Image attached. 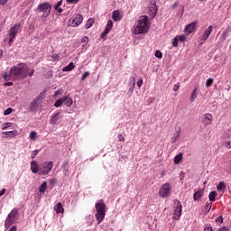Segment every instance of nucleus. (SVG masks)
Masks as SVG:
<instances>
[{"label": "nucleus", "mask_w": 231, "mask_h": 231, "mask_svg": "<svg viewBox=\"0 0 231 231\" xmlns=\"http://www.w3.org/2000/svg\"><path fill=\"white\" fill-rule=\"evenodd\" d=\"M8 127H12V123H5L2 125V131H5V130L8 129Z\"/></svg>", "instance_id": "nucleus-43"}, {"label": "nucleus", "mask_w": 231, "mask_h": 231, "mask_svg": "<svg viewBox=\"0 0 231 231\" xmlns=\"http://www.w3.org/2000/svg\"><path fill=\"white\" fill-rule=\"evenodd\" d=\"M37 11L41 12L42 14V19H46L50 17V14H51V5L48 2H44L40 4L37 7Z\"/></svg>", "instance_id": "nucleus-3"}, {"label": "nucleus", "mask_w": 231, "mask_h": 231, "mask_svg": "<svg viewBox=\"0 0 231 231\" xmlns=\"http://www.w3.org/2000/svg\"><path fill=\"white\" fill-rule=\"evenodd\" d=\"M5 192H6V189H2L0 190V198H1V196H3Z\"/></svg>", "instance_id": "nucleus-60"}, {"label": "nucleus", "mask_w": 231, "mask_h": 231, "mask_svg": "<svg viewBox=\"0 0 231 231\" xmlns=\"http://www.w3.org/2000/svg\"><path fill=\"white\" fill-rule=\"evenodd\" d=\"M177 40L179 42H185L187 41V36L185 35H177Z\"/></svg>", "instance_id": "nucleus-38"}, {"label": "nucleus", "mask_w": 231, "mask_h": 231, "mask_svg": "<svg viewBox=\"0 0 231 231\" xmlns=\"http://www.w3.org/2000/svg\"><path fill=\"white\" fill-rule=\"evenodd\" d=\"M4 86H6V87H8V86H14V82H6V83H5Z\"/></svg>", "instance_id": "nucleus-63"}, {"label": "nucleus", "mask_w": 231, "mask_h": 231, "mask_svg": "<svg viewBox=\"0 0 231 231\" xmlns=\"http://www.w3.org/2000/svg\"><path fill=\"white\" fill-rule=\"evenodd\" d=\"M178 42H179L178 37L175 36V37L172 39V46H173V48H178Z\"/></svg>", "instance_id": "nucleus-41"}, {"label": "nucleus", "mask_w": 231, "mask_h": 231, "mask_svg": "<svg viewBox=\"0 0 231 231\" xmlns=\"http://www.w3.org/2000/svg\"><path fill=\"white\" fill-rule=\"evenodd\" d=\"M176 136H174L172 139H171V142L172 143H176V142H178V138H180V131L179 132H176Z\"/></svg>", "instance_id": "nucleus-44"}, {"label": "nucleus", "mask_w": 231, "mask_h": 231, "mask_svg": "<svg viewBox=\"0 0 231 231\" xmlns=\"http://www.w3.org/2000/svg\"><path fill=\"white\" fill-rule=\"evenodd\" d=\"M198 98V88H195L191 93L190 100L191 102H194Z\"/></svg>", "instance_id": "nucleus-30"}, {"label": "nucleus", "mask_w": 231, "mask_h": 231, "mask_svg": "<svg viewBox=\"0 0 231 231\" xmlns=\"http://www.w3.org/2000/svg\"><path fill=\"white\" fill-rule=\"evenodd\" d=\"M214 27L212 25H209L202 33V36L200 37L201 44L207 42V39L210 37V34L212 33V30Z\"/></svg>", "instance_id": "nucleus-11"}, {"label": "nucleus", "mask_w": 231, "mask_h": 231, "mask_svg": "<svg viewBox=\"0 0 231 231\" xmlns=\"http://www.w3.org/2000/svg\"><path fill=\"white\" fill-rule=\"evenodd\" d=\"M180 89V86L179 85H174L173 86V91H178Z\"/></svg>", "instance_id": "nucleus-61"}, {"label": "nucleus", "mask_w": 231, "mask_h": 231, "mask_svg": "<svg viewBox=\"0 0 231 231\" xmlns=\"http://www.w3.org/2000/svg\"><path fill=\"white\" fill-rule=\"evenodd\" d=\"M212 84H214V79H208L206 81V88H210V86H212Z\"/></svg>", "instance_id": "nucleus-40"}, {"label": "nucleus", "mask_w": 231, "mask_h": 231, "mask_svg": "<svg viewBox=\"0 0 231 231\" xmlns=\"http://www.w3.org/2000/svg\"><path fill=\"white\" fill-rule=\"evenodd\" d=\"M13 112H14V108L9 107L5 111H4V115H5V116H6L8 115H12Z\"/></svg>", "instance_id": "nucleus-42"}, {"label": "nucleus", "mask_w": 231, "mask_h": 231, "mask_svg": "<svg viewBox=\"0 0 231 231\" xmlns=\"http://www.w3.org/2000/svg\"><path fill=\"white\" fill-rule=\"evenodd\" d=\"M225 189H226V184H225L224 181H220L217 186V189L218 190V192H220L221 190H225Z\"/></svg>", "instance_id": "nucleus-32"}, {"label": "nucleus", "mask_w": 231, "mask_h": 231, "mask_svg": "<svg viewBox=\"0 0 231 231\" xmlns=\"http://www.w3.org/2000/svg\"><path fill=\"white\" fill-rule=\"evenodd\" d=\"M182 159H183V153L180 152L174 157V163L178 165V163H180V162H181Z\"/></svg>", "instance_id": "nucleus-33"}, {"label": "nucleus", "mask_w": 231, "mask_h": 231, "mask_svg": "<svg viewBox=\"0 0 231 231\" xmlns=\"http://www.w3.org/2000/svg\"><path fill=\"white\" fill-rule=\"evenodd\" d=\"M170 194H171V184L169 182H166L161 187L159 190V196L160 198H168Z\"/></svg>", "instance_id": "nucleus-9"}, {"label": "nucleus", "mask_w": 231, "mask_h": 231, "mask_svg": "<svg viewBox=\"0 0 231 231\" xmlns=\"http://www.w3.org/2000/svg\"><path fill=\"white\" fill-rule=\"evenodd\" d=\"M9 231H17V226H13L9 229Z\"/></svg>", "instance_id": "nucleus-62"}, {"label": "nucleus", "mask_w": 231, "mask_h": 231, "mask_svg": "<svg viewBox=\"0 0 231 231\" xmlns=\"http://www.w3.org/2000/svg\"><path fill=\"white\" fill-rule=\"evenodd\" d=\"M106 217V213H96V219H97V225H100L104 218Z\"/></svg>", "instance_id": "nucleus-21"}, {"label": "nucleus", "mask_w": 231, "mask_h": 231, "mask_svg": "<svg viewBox=\"0 0 231 231\" xmlns=\"http://www.w3.org/2000/svg\"><path fill=\"white\" fill-rule=\"evenodd\" d=\"M142 84H143V79H141L137 81L138 88H142Z\"/></svg>", "instance_id": "nucleus-54"}, {"label": "nucleus", "mask_w": 231, "mask_h": 231, "mask_svg": "<svg viewBox=\"0 0 231 231\" xmlns=\"http://www.w3.org/2000/svg\"><path fill=\"white\" fill-rule=\"evenodd\" d=\"M149 16L142 15L139 17L137 23L134 26V35H142V33H147L149 32Z\"/></svg>", "instance_id": "nucleus-2"}, {"label": "nucleus", "mask_w": 231, "mask_h": 231, "mask_svg": "<svg viewBox=\"0 0 231 231\" xmlns=\"http://www.w3.org/2000/svg\"><path fill=\"white\" fill-rule=\"evenodd\" d=\"M88 77H89V71H86L82 77H81V80H86V79H88Z\"/></svg>", "instance_id": "nucleus-49"}, {"label": "nucleus", "mask_w": 231, "mask_h": 231, "mask_svg": "<svg viewBox=\"0 0 231 231\" xmlns=\"http://www.w3.org/2000/svg\"><path fill=\"white\" fill-rule=\"evenodd\" d=\"M216 223H219V225H223V216L217 217Z\"/></svg>", "instance_id": "nucleus-48"}, {"label": "nucleus", "mask_w": 231, "mask_h": 231, "mask_svg": "<svg viewBox=\"0 0 231 231\" xmlns=\"http://www.w3.org/2000/svg\"><path fill=\"white\" fill-rule=\"evenodd\" d=\"M17 214H19V209L14 208V209L8 214V217L15 220V217H16Z\"/></svg>", "instance_id": "nucleus-28"}, {"label": "nucleus", "mask_w": 231, "mask_h": 231, "mask_svg": "<svg viewBox=\"0 0 231 231\" xmlns=\"http://www.w3.org/2000/svg\"><path fill=\"white\" fill-rule=\"evenodd\" d=\"M39 107V101L34 99L30 105V111L33 112Z\"/></svg>", "instance_id": "nucleus-22"}, {"label": "nucleus", "mask_w": 231, "mask_h": 231, "mask_svg": "<svg viewBox=\"0 0 231 231\" xmlns=\"http://www.w3.org/2000/svg\"><path fill=\"white\" fill-rule=\"evenodd\" d=\"M117 138H118L119 142H124V140H125V139L124 138V135H122V134H118V135H117Z\"/></svg>", "instance_id": "nucleus-55"}, {"label": "nucleus", "mask_w": 231, "mask_h": 231, "mask_svg": "<svg viewBox=\"0 0 231 231\" xmlns=\"http://www.w3.org/2000/svg\"><path fill=\"white\" fill-rule=\"evenodd\" d=\"M155 57H156L157 59H162L163 54L162 53V51H155Z\"/></svg>", "instance_id": "nucleus-45"}, {"label": "nucleus", "mask_w": 231, "mask_h": 231, "mask_svg": "<svg viewBox=\"0 0 231 231\" xmlns=\"http://www.w3.org/2000/svg\"><path fill=\"white\" fill-rule=\"evenodd\" d=\"M46 189H48V182L43 181L39 188V192H41V194H44V192H46Z\"/></svg>", "instance_id": "nucleus-23"}, {"label": "nucleus", "mask_w": 231, "mask_h": 231, "mask_svg": "<svg viewBox=\"0 0 231 231\" xmlns=\"http://www.w3.org/2000/svg\"><path fill=\"white\" fill-rule=\"evenodd\" d=\"M72 69H75V64H73V62H70L69 65L62 69V71H71Z\"/></svg>", "instance_id": "nucleus-26"}, {"label": "nucleus", "mask_w": 231, "mask_h": 231, "mask_svg": "<svg viewBox=\"0 0 231 231\" xmlns=\"http://www.w3.org/2000/svg\"><path fill=\"white\" fill-rule=\"evenodd\" d=\"M112 28H113V21L108 20L105 30H107L108 32H111Z\"/></svg>", "instance_id": "nucleus-37"}, {"label": "nucleus", "mask_w": 231, "mask_h": 231, "mask_svg": "<svg viewBox=\"0 0 231 231\" xmlns=\"http://www.w3.org/2000/svg\"><path fill=\"white\" fill-rule=\"evenodd\" d=\"M62 0L59 1L55 5H54V10L58 12V14H62Z\"/></svg>", "instance_id": "nucleus-24"}, {"label": "nucleus", "mask_w": 231, "mask_h": 231, "mask_svg": "<svg viewBox=\"0 0 231 231\" xmlns=\"http://www.w3.org/2000/svg\"><path fill=\"white\" fill-rule=\"evenodd\" d=\"M81 42H89V38L88 36H84L81 40Z\"/></svg>", "instance_id": "nucleus-53"}, {"label": "nucleus", "mask_w": 231, "mask_h": 231, "mask_svg": "<svg viewBox=\"0 0 231 231\" xmlns=\"http://www.w3.org/2000/svg\"><path fill=\"white\" fill-rule=\"evenodd\" d=\"M204 195L205 192L203 191V189L197 190L193 195L194 201H199V199H201Z\"/></svg>", "instance_id": "nucleus-16"}, {"label": "nucleus", "mask_w": 231, "mask_h": 231, "mask_svg": "<svg viewBox=\"0 0 231 231\" xmlns=\"http://www.w3.org/2000/svg\"><path fill=\"white\" fill-rule=\"evenodd\" d=\"M57 95H62V89H59L55 92L54 96L57 97Z\"/></svg>", "instance_id": "nucleus-58"}, {"label": "nucleus", "mask_w": 231, "mask_h": 231, "mask_svg": "<svg viewBox=\"0 0 231 231\" xmlns=\"http://www.w3.org/2000/svg\"><path fill=\"white\" fill-rule=\"evenodd\" d=\"M33 73H35V69L28 68L24 63H20L13 66L9 74L5 73L3 79L5 82H8V80H24L28 76L33 77Z\"/></svg>", "instance_id": "nucleus-1"}, {"label": "nucleus", "mask_w": 231, "mask_h": 231, "mask_svg": "<svg viewBox=\"0 0 231 231\" xmlns=\"http://www.w3.org/2000/svg\"><path fill=\"white\" fill-rule=\"evenodd\" d=\"M217 231H230V229L226 226L219 227Z\"/></svg>", "instance_id": "nucleus-50"}, {"label": "nucleus", "mask_w": 231, "mask_h": 231, "mask_svg": "<svg viewBox=\"0 0 231 231\" xmlns=\"http://www.w3.org/2000/svg\"><path fill=\"white\" fill-rule=\"evenodd\" d=\"M79 1H80V0H67V3H70V4L76 5V3H79Z\"/></svg>", "instance_id": "nucleus-57"}, {"label": "nucleus", "mask_w": 231, "mask_h": 231, "mask_svg": "<svg viewBox=\"0 0 231 231\" xmlns=\"http://www.w3.org/2000/svg\"><path fill=\"white\" fill-rule=\"evenodd\" d=\"M197 24H198V22L196 21L188 24L184 29L185 33H187V35H190V33H192V32L196 30Z\"/></svg>", "instance_id": "nucleus-12"}, {"label": "nucleus", "mask_w": 231, "mask_h": 231, "mask_svg": "<svg viewBox=\"0 0 231 231\" xmlns=\"http://www.w3.org/2000/svg\"><path fill=\"white\" fill-rule=\"evenodd\" d=\"M51 169H53V162L47 161L45 162L42 167H40V176H48L50 172H51Z\"/></svg>", "instance_id": "nucleus-4"}, {"label": "nucleus", "mask_w": 231, "mask_h": 231, "mask_svg": "<svg viewBox=\"0 0 231 231\" xmlns=\"http://www.w3.org/2000/svg\"><path fill=\"white\" fill-rule=\"evenodd\" d=\"M44 98H46V91L40 93L35 99L39 102L40 100H44Z\"/></svg>", "instance_id": "nucleus-35"}, {"label": "nucleus", "mask_w": 231, "mask_h": 231, "mask_svg": "<svg viewBox=\"0 0 231 231\" xmlns=\"http://www.w3.org/2000/svg\"><path fill=\"white\" fill-rule=\"evenodd\" d=\"M60 116V112L54 114L50 120V124H51V125H55V124L59 122Z\"/></svg>", "instance_id": "nucleus-18"}, {"label": "nucleus", "mask_w": 231, "mask_h": 231, "mask_svg": "<svg viewBox=\"0 0 231 231\" xmlns=\"http://www.w3.org/2000/svg\"><path fill=\"white\" fill-rule=\"evenodd\" d=\"M0 59H3V51L0 50Z\"/></svg>", "instance_id": "nucleus-64"}, {"label": "nucleus", "mask_w": 231, "mask_h": 231, "mask_svg": "<svg viewBox=\"0 0 231 231\" xmlns=\"http://www.w3.org/2000/svg\"><path fill=\"white\" fill-rule=\"evenodd\" d=\"M54 210L56 211V214H64V208H62V203L58 202L54 207Z\"/></svg>", "instance_id": "nucleus-20"}, {"label": "nucleus", "mask_w": 231, "mask_h": 231, "mask_svg": "<svg viewBox=\"0 0 231 231\" xmlns=\"http://www.w3.org/2000/svg\"><path fill=\"white\" fill-rule=\"evenodd\" d=\"M52 59H54V60H59V59H60V56L59 54H54L52 55Z\"/></svg>", "instance_id": "nucleus-56"}, {"label": "nucleus", "mask_w": 231, "mask_h": 231, "mask_svg": "<svg viewBox=\"0 0 231 231\" xmlns=\"http://www.w3.org/2000/svg\"><path fill=\"white\" fill-rule=\"evenodd\" d=\"M93 24H95V20L93 18H89L85 24L86 30H89Z\"/></svg>", "instance_id": "nucleus-25"}, {"label": "nucleus", "mask_w": 231, "mask_h": 231, "mask_svg": "<svg viewBox=\"0 0 231 231\" xmlns=\"http://www.w3.org/2000/svg\"><path fill=\"white\" fill-rule=\"evenodd\" d=\"M22 28L21 23H15L10 30H9V44H12L14 42V39H15V36L17 33H21Z\"/></svg>", "instance_id": "nucleus-6"}, {"label": "nucleus", "mask_w": 231, "mask_h": 231, "mask_svg": "<svg viewBox=\"0 0 231 231\" xmlns=\"http://www.w3.org/2000/svg\"><path fill=\"white\" fill-rule=\"evenodd\" d=\"M212 208V202H208L202 210L203 214H208L210 212V209Z\"/></svg>", "instance_id": "nucleus-29"}, {"label": "nucleus", "mask_w": 231, "mask_h": 231, "mask_svg": "<svg viewBox=\"0 0 231 231\" xmlns=\"http://www.w3.org/2000/svg\"><path fill=\"white\" fill-rule=\"evenodd\" d=\"M38 154H39V150H34L32 152L31 158L33 160V159H35V156H37Z\"/></svg>", "instance_id": "nucleus-47"}, {"label": "nucleus", "mask_w": 231, "mask_h": 231, "mask_svg": "<svg viewBox=\"0 0 231 231\" xmlns=\"http://www.w3.org/2000/svg\"><path fill=\"white\" fill-rule=\"evenodd\" d=\"M55 183H57V180H55V179L50 180V185H51V187H54Z\"/></svg>", "instance_id": "nucleus-52"}, {"label": "nucleus", "mask_w": 231, "mask_h": 231, "mask_svg": "<svg viewBox=\"0 0 231 231\" xmlns=\"http://www.w3.org/2000/svg\"><path fill=\"white\" fill-rule=\"evenodd\" d=\"M30 140L35 142L37 140V132L32 131L30 133Z\"/></svg>", "instance_id": "nucleus-36"}, {"label": "nucleus", "mask_w": 231, "mask_h": 231, "mask_svg": "<svg viewBox=\"0 0 231 231\" xmlns=\"http://www.w3.org/2000/svg\"><path fill=\"white\" fill-rule=\"evenodd\" d=\"M112 19L115 21V23H118V21H122V14H120V11L116 10L112 14Z\"/></svg>", "instance_id": "nucleus-15"}, {"label": "nucleus", "mask_w": 231, "mask_h": 231, "mask_svg": "<svg viewBox=\"0 0 231 231\" xmlns=\"http://www.w3.org/2000/svg\"><path fill=\"white\" fill-rule=\"evenodd\" d=\"M216 196H217V193L216 191H210L208 195L209 201H216Z\"/></svg>", "instance_id": "nucleus-34"}, {"label": "nucleus", "mask_w": 231, "mask_h": 231, "mask_svg": "<svg viewBox=\"0 0 231 231\" xmlns=\"http://www.w3.org/2000/svg\"><path fill=\"white\" fill-rule=\"evenodd\" d=\"M95 207H96V212L106 214V203H104V200H101L100 202H97Z\"/></svg>", "instance_id": "nucleus-13"}, {"label": "nucleus", "mask_w": 231, "mask_h": 231, "mask_svg": "<svg viewBox=\"0 0 231 231\" xmlns=\"http://www.w3.org/2000/svg\"><path fill=\"white\" fill-rule=\"evenodd\" d=\"M149 10L152 17L153 18L156 17V14L158 12V7L156 6V3L152 4L149 7Z\"/></svg>", "instance_id": "nucleus-17"}, {"label": "nucleus", "mask_w": 231, "mask_h": 231, "mask_svg": "<svg viewBox=\"0 0 231 231\" xmlns=\"http://www.w3.org/2000/svg\"><path fill=\"white\" fill-rule=\"evenodd\" d=\"M204 231H213L212 226H210V225H206L205 228H204Z\"/></svg>", "instance_id": "nucleus-51"}, {"label": "nucleus", "mask_w": 231, "mask_h": 231, "mask_svg": "<svg viewBox=\"0 0 231 231\" xmlns=\"http://www.w3.org/2000/svg\"><path fill=\"white\" fill-rule=\"evenodd\" d=\"M173 208H174L173 219H176L178 221L180 220V217H181V212H182L181 202H180V200L178 199L174 200Z\"/></svg>", "instance_id": "nucleus-7"}, {"label": "nucleus", "mask_w": 231, "mask_h": 231, "mask_svg": "<svg viewBox=\"0 0 231 231\" xmlns=\"http://www.w3.org/2000/svg\"><path fill=\"white\" fill-rule=\"evenodd\" d=\"M62 104H64V106H66L67 107H71V106H73V99H71V97L69 96H65L56 100V102L54 103V107H60Z\"/></svg>", "instance_id": "nucleus-5"}, {"label": "nucleus", "mask_w": 231, "mask_h": 231, "mask_svg": "<svg viewBox=\"0 0 231 231\" xmlns=\"http://www.w3.org/2000/svg\"><path fill=\"white\" fill-rule=\"evenodd\" d=\"M69 164V162H65L62 163L61 165V169H63V172H64V175L65 176H68V172H69V170H68V165Z\"/></svg>", "instance_id": "nucleus-31"}, {"label": "nucleus", "mask_w": 231, "mask_h": 231, "mask_svg": "<svg viewBox=\"0 0 231 231\" xmlns=\"http://www.w3.org/2000/svg\"><path fill=\"white\" fill-rule=\"evenodd\" d=\"M214 120V116H212V114H204L202 116V124L204 127H207L212 124V121Z\"/></svg>", "instance_id": "nucleus-10"}, {"label": "nucleus", "mask_w": 231, "mask_h": 231, "mask_svg": "<svg viewBox=\"0 0 231 231\" xmlns=\"http://www.w3.org/2000/svg\"><path fill=\"white\" fill-rule=\"evenodd\" d=\"M82 21H84V16L82 14H75L69 22V26L72 28H77V26H80L82 24Z\"/></svg>", "instance_id": "nucleus-8"}, {"label": "nucleus", "mask_w": 231, "mask_h": 231, "mask_svg": "<svg viewBox=\"0 0 231 231\" xmlns=\"http://www.w3.org/2000/svg\"><path fill=\"white\" fill-rule=\"evenodd\" d=\"M228 29H226V31L221 34L220 39L226 41V37H228Z\"/></svg>", "instance_id": "nucleus-39"}, {"label": "nucleus", "mask_w": 231, "mask_h": 231, "mask_svg": "<svg viewBox=\"0 0 231 231\" xmlns=\"http://www.w3.org/2000/svg\"><path fill=\"white\" fill-rule=\"evenodd\" d=\"M107 33H109V31H107V29H105L104 32L101 33L100 38L106 39V35H107Z\"/></svg>", "instance_id": "nucleus-46"}, {"label": "nucleus", "mask_w": 231, "mask_h": 231, "mask_svg": "<svg viewBox=\"0 0 231 231\" xmlns=\"http://www.w3.org/2000/svg\"><path fill=\"white\" fill-rule=\"evenodd\" d=\"M3 134H5V138H14L16 135L15 131L3 132Z\"/></svg>", "instance_id": "nucleus-27"}, {"label": "nucleus", "mask_w": 231, "mask_h": 231, "mask_svg": "<svg viewBox=\"0 0 231 231\" xmlns=\"http://www.w3.org/2000/svg\"><path fill=\"white\" fill-rule=\"evenodd\" d=\"M8 3V0H0V5H5Z\"/></svg>", "instance_id": "nucleus-59"}, {"label": "nucleus", "mask_w": 231, "mask_h": 231, "mask_svg": "<svg viewBox=\"0 0 231 231\" xmlns=\"http://www.w3.org/2000/svg\"><path fill=\"white\" fill-rule=\"evenodd\" d=\"M14 221H15V219L7 216V217L5 219V228H10L14 225Z\"/></svg>", "instance_id": "nucleus-19"}, {"label": "nucleus", "mask_w": 231, "mask_h": 231, "mask_svg": "<svg viewBox=\"0 0 231 231\" xmlns=\"http://www.w3.org/2000/svg\"><path fill=\"white\" fill-rule=\"evenodd\" d=\"M31 171L32 174H37V172H41V167H39V163L36 162V161H32Z\"/></svg>", "instance_id": "nucleus-14"}]
</instances>
